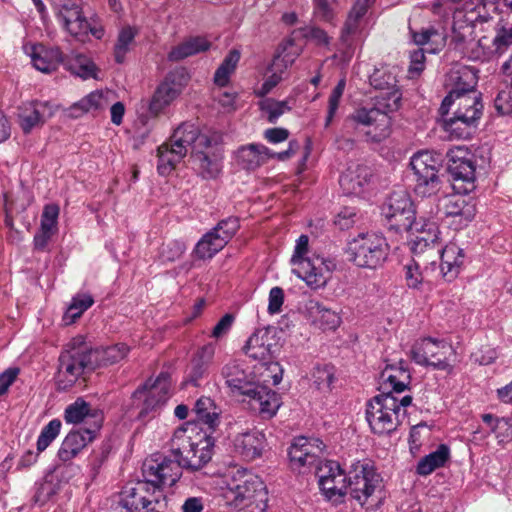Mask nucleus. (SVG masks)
Instances as JSON below:
<instances>
[{
    "instance_id": "obj_1",
    "label": "nucleus",
    "mask_w": 512,
    "mask_h": 512,
    "mask_svg": "<svg viewBox=\"0 0 512 512\" xmlns=\"http://www.w3.org/2000/svg\"><path fill=\"white\" fill-rule=\"evenodd\" d=\"M191 148V161L205 179L218 176L221 171L222 153L214 137L201 133L192 123H182L173 132L168 142L157 149V171L169 175L187 155Z\"/></svg>"
},
{
    "instance_id": "obj_2",
    "label": "nucleus",
    "mask_w": 512,
    "mask_h": 512,
    "mask_svg": "<svg viewBox=\"0 0 512 512\" xmlns=\"http://www.w3.org/2000/svg\"><path fill=\"white\" fill-rule=\"evenodd\" d=\"M398 68L380 64L369 74L372 87L379 90L373 97L374 102L357 110L354 120V133L370 143H380L391 134V113L397 111L401 104L402 94L397 86Z\"/></svg>"
},
{
    "instance_id": "obj_3",
    "label": "nucleus",
    "mask_w": 512,
    "mask_h": 512,
    "mask_svg": "<svg viewBox=\"0 0 512 512\" xmlns=\"http://www.w3.org/2000/svg\"><path fill=\"white\" fill-rule=\"evenodd\" d=\"M322 448L312 443L306 437L295 438L288 449L290 466L299 473L315 466V474L318 477V484L328 499L335 497L342 498L346 494V477L340 465L332 460H320L318 453Z\"/></svg>"
},
{
    "instance_id": "obj_4",
    "label": "nucleus",
    "mask_w": 512,
    "mask_h": 512,
    "mask_svg": "<svg viewBox=\"0 0 512 512\" xmlns=\"http://www.w3.org/2000/svg\"><path fill=\"white\" fill-rule=\"evenodd\" d=\"M449 92L443 99L439 112L443 128L451 138L465 139L471 135L483 114V102L479 92L457 96Z\"/></svg>"
},
{
    "instance_id": "obj_5",
    "label": "nucleus",
    "mask_w": 512,
    "mask_h": 512,
    "mask_svg": "<svg viewBox=\"0 0 512 512\" xmlns=\"http://www.w3.org/2000/svg\"><path fill=\"white\" fill-rule=\"evenodd\" d=\"M226 385L250 398V406L263 418H272L281 406L280 397L266 386L255 384L237 361H230L221 370Z\"/></svg>"
},
{
    "instance_id": "obj_6",
    "label": "nucleus",
    "mask_w": 512,
    "mask_h": 512,
    "mask_svg": "<svg viewBox=\"0 0 512 512\" xmlns=\"http://www.w3.org/2000/svg\"><path fill=\"white\" fill-rule=\"evenodd\" d=\"M171 452L184 469L196 471L211 460L213 441L207 433L199 434L195 423H185L173 433Z\"/></svg>"
},
{
    "instance_id": "obj_7",
    "label": "nucleus",
    "mask_w": 512,
    "mask_h": 512,
    "mask_svg": "<svg viewBox=\"0 0 512 512\" xmlns=\"http://www.w3.org/2000/svg\"><path fill=\"white\" fill-rule=\"evenodd\" d=\"M411 404L410 395L401 398L394 393L377 395L366 404V421L373 433L389 434L397 429Z\"/></svg>"
},
{
    "instance_id": "obj_8",
    "label": "nucleus",
    "mask_w": 512,
    "mask_h": 512,
    "mask_svg": "<svg viewBox=\"0 0 512 512\" xmlns=\"http://www.w3.org/2000/svg\"><path fill=\"white\" fill-rule=\"evenodd\" d=\"M87 352V343L81 337L74 338L59 357L56 385L59 391H67L86 371H93Z\"/></svg>"
},
{
    "instance_id": "obj_9",
    "label": "nucleus",
    "mask_w": 512,
    "mask_h": 512,
    "mask_svg": "<svg viewBox=\"0 0 512 512\" xmlns=\"http://www.w3.org/2000/svg\"><path fill=\"white\" fill-rule=\"evenodd\" d=\"M412 360L421 366L453 373L456 350L444 339L425 337L417 340L410 351Z\"/></svg>"
},
{
    "instance_id": "obj_10",
    "label": "nucleus",
    "mask_w": 512,
    "mask_h": 512,
    "mask_svg": "<svg viewBox=\"0 0 512 512\" xmlns=\"http://www.w3.org/2000/svg\"><path fill=\"white\" fill-rule=\"evenodd\" d=\"M410 166L415 175V193L422 197L436 195L441 189L438 175L441 161L439 155L428 151H419L410 159Z\"/></svg>"
},
{
    "instance_id": "obj_11",
    "label": "nucleus",
    "mask_w": 512,
    "mask_h": 512,
    "mask_svg": "<svg viewBox=\"0 0 512 512\" xmlns=\"http://www.w3.org/2000/svg\"><path fill=\"white\" fill-rule=\"evenodd\" d=\"M448 171L457 193L468 194L475 189V157L466 147L455 146L447 152Z\"/></svg>"
},
{
    "instance_id": "obj_12",
    "label": "nucleus",
    "mask_w": 512,
    "mask_h": 512,
    "mask_svg": "<svg viewBox=\"0 0 512 512\" xmlns=\"http://www.w3.org/2000/svg\"><path fill=\"white\" fill-rule=\"evenodd\" d=\"M161 498L163 490L144 478L123 488L120 503L129 512H156Z\"/></svg>"
},
{
    "instance_id": "obj_13",
    "label": "nucleus",
    "mask_w": 512,
    "mask_h": 512,
    "mask_svg": "<svg viewBox=\"0 0 512 512\" xmlns=\"http://www.w3.org/2000/svg\"><path fill=\"white\" fill-rule=\"evenodd\" d=\"M386 239L377 233H360L354 238V265L376 269L388 255Z\"/></svg>"
},
{
    "instance_id": "obj_14",
    "label": "nucleus",
    "mask_w": 512,
    "mask_h": 512,
    "mask_svg": "<svg viewBox=\"0 0 512 512\" xmlns=\"http://www.w3.org/2000/svg\"><path fill=\"white\" fill-rule=\"evenodd\" d=\"M354 499L367 510L379 503L375 491L380 487L381 477L370 460H357L354 463Z\"/></svg>"
},
{
    "instance_id": "obj_15",
    "label": "nucleus",
    "mask_w": 512,
    "mask_h": 512,
    "mask_svg": "<svg viewBox=\"0 0 512 512\" xmlns=\"http://www.w3.org/2000/svg\"><path fill=\"white\" fill-rule=\"evenodd\" d=\"M171 389V376L167 371H162L155 379H148L142 386L138 387L133 398H144L143 407L139 412V418L144 419L150 413L155 412L169 398Z\"/></svg>"
},
{
    "instance_id": "obj_16",
    "label": "nucleus",
    "mask_w": 512,
    "mask_h": 512,
    "mask_svg": "<svg viewBox=\"0 0 512 512\" xmlns=\"http://www.w3.org/2000/svg\"><path fill=\"white\" fill-rule=\"evenodd\" d=\"M382 213L396 230L409 231L415 225V208L405 190L392 192L383 205Z\"/></svg>"
},
{
    "instance_id": "obj_17",
    "label": "nucleus",
    "mask_w": 512,
    "mask_h": 512,
    "mask_svg": "<svg viewBox=\"0 0 512 512\" xmlns=\"http://www.w3.org/2000/svg\"><path fill=\"white\" fill-rule=\"evenodd\" d=\"M335 268L334 260L314 254L307 260H302L295 265L292 272L303 280L309 288L318 290L327 285Z\"/></svg>"
},
{
    "instance_id": "obj_18",
    "label": "nucleus",
    "mask_w": 512,
    "mask_h": 512,
    "mask_svg": "<svg viewBox=\"0 0 512 512\" xmlns=\"http://www.w3.org/2000/svg\"><path fill=\"white\" fill-rule=\"evenodd\" d=\"M183 466L179 459H170L167 457H159L148 459L143 463V477L148 479L152 484L162 489L164 486H173L182 475Z\"/></svg>"
},
{
    "instance_id": "obj_19",
    "label": "nucleus",
    "mask_w": 512,
    "mask_h": 512,
    "mask_svg": "<svg viewBox=\"0 0 512 512\" xmlns=\"http://www.w3.org/2000/svg\"><path fill=\"white\" fill-rule=\"evenodd\" d=\"M187 81L184 70H175L167 74L158 86L150 102L151 113L158 114L170 105L181 93Z\"/></svg>"
},
{
    "instance_id": "obj_20",
    "label": "nucleus",
    "mask_w": 512,
    "mask_h": 512,
    "mask_svg": "<svg viewBox=\"0 0 512 512\" xmlns=\"http://www.w3.org/2000/svg\"><path fill=\"white\" fill-rule=\"evenodd\" d=\"M265 495L263 482L258 477L249 475L244 481L230 487L225 493V499L228 505L242 508L251 505L257 499L262 500Z\"/></svg>"
},
{
    "instance_id": "obj_21",
    "label": "nucleus",
    "mask_w": 512,
    "mask_h": 512,
    "mask_svg": "<svg viewBox=\"0 0 512 512\" xmlns=\"http://www.w3.org/2000/svg\"><path fill=\"white\" fill-rule=\"evenodd\" d=\"M100 430V421L97 420L89 428H80L70 431L61 443L57 456L63 463L70 462L95 438Z\"/></svg>"
},
{
    "instance_id": "obj_22",
    "label": "nucleus",
    "mask_w": 512,
    "mask_h": 512,
    "mask_svg": "<svg viewBox=\"0 0 512 512\" xmlns=\"http://www.w3.org/2000/svg\"><path fill=\"white\" fill-rule=\"evenodd\" d=\"M55 113V107L48 101H31L19 108V122L24 133L43 125Z\"/></svg>"
},
{
    "instance_id": "obj_23",
    "label": "nucleus",
    "mask_w": 512,
    "mask_h": 512,
    "mask_svg": "<svg viewBox=\"0 0 512 512\" xmlns=\"http://www.w3.org/2000/svg\"><path fill=\"white\" fill-rule=\"evenodd\" d=\"M57 18L75 38L84 41L87 37L88 20L83 16L82 9L77 3L65 1L59 8Z\"/></svg>"
},
{
    "instance_id": "obj_24",
    "label": "nucleus",
    "mask_w": 512,
    "mask_h": 512,
    "mask_svg": "<svg viewBox=\"0 0 512 512\" xmlns=\"http://www.w3.org/2000/svg\"><path fill=\"white\" fill-rule=\"evenodd\" d=\"M275 347L276 341L270 332L260 329L248 338L243 350L250 358L267 365L272 362Z\"/></svg>"
},
{
    "instance_id": "obj_25",
    "label": "nucleus",
    "mask_w": 512,
    "mask_h": 512,
    "mask_svg": "<svg viewBox=\"0 0 512 512\" xmlns=\"http://www.w3.org/2000/svg\"><path fill=\"white\" fill-rule=\"evenodd\" d=\"M30 56L33 66L43 72L51 73L64 62V56L58 47H46L43 44L26 45L24 47Z\"/></svg>"
},
{
    "instance_id": "obj_26",
    "label": "nucleus",
    "mask_w": 512,
    "mask_h": 512,
    "mask_svg": "<svg viewBox=\"0 0 512 512\" xmlns=\"http://www.w3.org/2000/svg\"><path fill=\"white\" fill-rule=\"evenodd\" d=\"M478 44L488 59L499 58L504 54H509L510 58L512 56V26L496 29L492 39L482 37L479 39Z\"/></svg>"
},
{
    "instance_id": "obj_27",
    "label": "nucleus",
    "mask_w": 512,
    "mask_h": 512,
    "mask_svg": "<svg viewBox=\"0 0 512 512\" xmlns=\"http://www.w3.org/2000/svg\"><path fill=\"white\" fill-rule=\"evenodd\" d=\"M265 447V435L258 430L241 433L234 439L235 451L247 461L261 457Z\"/></svg>"
},
{
    "instance_id": "obj_28",
    "label": "nucleus",
    "mask_w": 512,
    "mask_h": 512,
    "mask_svg": "<svg viewBox=\"0 0 512 512\" xmlns=\"http://www.w3.org/2000/svg\"><path fill=\"white\" fill-rule=\"evenodd\" d=\"M406 285L410 289L421 290L425 284L430 285L433 281V274L436 271L435 261L425 264L421 259H413L405 265Z\"/></svg>"
},
{
    "instance_id": "obj_29",
    "label": "nucleus",
    "mask_w": 512,
    "mask_h": 512,
    "mask_svg": "<svg viewBox=\"0 0 512 512\" xmlns=\"http://www.w3.org/2000/svg\"><path fill=\"white\" fill-rule=\"evenodd\" d=\"M110 92L93 91L68 108V115L79 118L86 113H97L105 110L110 104Z\"/></svg>"
},
{
    "instance_id": "obj_30",
    "label": "nucleus",
    "mask_w": 512,
    "mask_h": 512,
    "mask_svg": "<svg viewBox=\"0 0 512 512\" xmlns=\"http://www.w3.org/2000/svg\"><path fill=\"white\" fill-rule=\"evenodd\" d=\"M274 156L273 151L263 144H248L241 146L236 152V158L242 168L255 170Z\"/></svg>"
},
{
    "instance_id": "obj_31",
    "label": "nucleus",
    "mask_w": 512,
    "mask_h": 512,
    "mask_svg": "<svg viewBox=\"0 0 512 512\" xmlns=\"http://www.w3.org/2000/svg\"><path fill=\"white\" fill-rule=\"evenodd\" d=\"M87 352L92 362V369L95 370L123 360L129 352V347L124 343H117L105 348H91L87 344Z\"/></svg>"
},
{
    "instance_id": "obj_32",
    "label": "nucleus",
    "mask_w": 512,
    "mask_h": 512,
    "mask_svg": "<svg viewBox=\"0 0 512 512\" xmlns=\"http://www.w3.org/2000/svg\"><path fill=\"white\" fill-rule=\"evenodd\" d=\"M433 254H440V273L448 281L454 279L464 261L463 250L456 244L446 245L443 249L437 247Z\"/></svg>"
},
{
    "instance_id": "obj_33",
    "label": "nucleus",
    "mask_w": 512,
    "mask_h": 512,
    "mask_svg": "<svg viewBox=\"0 0 512 512\" xmlns=\"http://www.w3.org/2000/svg\"><path fill=\"white\" fill-rule=\"evenodd\" d=\"M411 231L418 232L419 234L416 236L415 247L414 250L417 253L423 252L426 248L428 252L434 253V251L439 247V229L434 221H426L424 223H420L415 220V225Z\"/></svg>"
},
{
    "instance_id": "obj_34",
    "label": "nucleus",
    "mask_w": 512,
    "mask_h": 512,
    "mask_svg": "<svg viewBox=\"0 0 512 512\" xmlns=\"http://www.w3.org/2000/svg\"><path fill=\"white\" fill-rule=\"evenodd\" d=\"M195 420L188 423L205 425L212 432L219 425V410L214 401L209 397H200L193 408Z\"/></svg>"
},
{
    "instance_id": "obj_35",
    "label": "nucleus",
    "mask_w": 512,
    "mask_h": 512,
    "mask_svg": "<svg viewBox=\"0 0 512 512\" xmlns=\"http://www.w3.org/2000/svg\"><path fill=\"white\" fill-rule=\"evenodd\" d=\"M307 310L313 323L322 330H335L340 324V317L331 309L324 307L315 300H310Z\"/></svg>"
},
{
    "instance_id": "obj_36",
    "label": "nucleus",
    "mask_w": 512,
    "mask_h": 512,
    "mask_svg": "<svg viewBox=\"0 0 512 512\" xmlns=\"http://www.w3.org/2000/svg\"><path fill=\"white\" fill-rule=\"evenodd\" d=\"M449 81L453 84L450 92H456L457 96L477 92V76L475 71L469 67H460L451 71Z\"/></svg>"
},
{
    "instance_id": "obj_37",
    "label": "nucleus",
    "mask_w": 512,
    "mask_h": 512,
    "mask_svg": "<svg viewBox=\"0 0 512 512\" xmlns=\"http://www.w3.org/2000/svg\"><path fill=\"white\" fill-rule=\"evenodd\" d=\"M337 381L336 368L331 364L316 365L311 371V387L322 394L329 393Z\"/></svg>"
},
{
    "instance_id": "obj_38",
    "label": "nucleus",
    "mask_w": 512,
    "mask_h": 512,
    "mask_svg": "<svg viewBox=\"0 0 512 512\" xmlns=\"http://www.w3.org/2000/svg\"><path fill=\"white\" fill-rule=\"evenodd\" d=\"M216 352V344L209 342L197 350L191 361V380L197 382L206 373Z\"/></svg>"
},
{
    "instance_id": "obj_39",
    "label": "nucleus",
    "mask_w": 512,
    "mask_h": 512,
    "mask_svg": "<svg viewBox=\"0 0 512 512\" xmlns=\"http://www.w3.org/2000/svg\"><path fill=\"white\" fill-rule=\"evenodd\" d=\"M225 246L226 243L221 239L220 235L211 229L200 238L195 245L193 253L198 259H211Z\"/></svg>"
},
{
    "instance_id": "obj_40",
    "label": "nucleus",
    "mask_w": 512,
    "mask_h": 512,
    "mask_svg": "<svg viewBox=\"0 0 512 512\" xmlns=\"http://www.w3.org/2000/svg\"><path fill=\"white\" fill-rule=\"evenodd\" d=\"M449 458V447L445 444H441L436 451L420 459L416 467V472L421 476H427L437 468L443 467Z\"/></svg>"
},
{
    "instance_id": "obj_41",
    "label": "nucleus",
    "mask_w": 512,
    "mask_h": 512,
    "mask_svg": "<svg viewBox=\"0 0 512 512\" xmlns=\"http://www.w3.org/2000/svg\"><path fill=\"white\" fill-rule=\"evenodd\" d=\"M462 193L448 196L444 199L443 213L446 216H460L466 221H470L474 215V207L466 202L461 196Z\"/></svg>"
},
{
    "instance_id": "obj_42",
    "label": "nucleus",
    "mask_w": 512,
    "mask_h": 512,
    "mask_svg": "<svg viewBox=\"0 0 512 512\" xmlns=\"http://www.w3.org/2000/svg\"><path fill=\"white\" fill-rule=\"evenodd\" d=\"M86 417H92L94 419L93 424L99 420L100 424L102 419L96 412H91L90 404L87 403L83 398H77V400L69 404L64 411V420L70 424L81 423Z\"/></svg>"
},
{
    "instance_id": "obj_43",
    "label": "nucleus",
    "mask_w": 512,
    "mask_h": 512,
    "mask_svg": "<svg viewBox=\"0 0 512 512\" xmlns=\"http://www.w3.org/2000/svg\"><path fill=\"white\" fill-rule=\"evenodd\" d=\"M240 60V52L231 50L223 59L220 66L214 73L213 81L219 87H226L230 82V77L236 70Z\"/></svg>"
},
{
    "instance_id": "obj_44",
    "label": "nucleus",
    "mask_w": 512,
    "mask_h": 512,
    "mask_svg": "<svg viewBox=\"0 0 512 512\" xmlns=\"http://www.w3.org/2000/svg\"><path fill=\"white\" fill-rule=\"evenodd\" d=\"M94 303V299L90 294H77L72 298L71 304L69 305L64 320L67 324L73 323L79 318L87 309H89Z\"/></svg>"
},
{
    "instance_id": "obj_45",
    "label": "nucleus",
    "mask_w": 512,
    "mask_h": 512,
    "mask_svg": "<svg viewBox=\"0 0 512 512\" xmlns=\"http://www.w3.org/2000/svg\"><path fill=\"white\" fill-rule=\"evenodd\" d=\"M136 36L134 28L127 26L120 30L117 41L114 46L115 61L119 64L123 63L126 54L130 50V45L133 43Z\"/></svg>"
},
{
    "instance_id": "obj_46",
    "label": "nucleus",
    "mask_w": 512,
    "mask_h": 512,
    "mask_svg": "<svg viewBox=\"0 0 512 512\" xmlns=\"http://www.w3.org/2000/svg\"><path fill=\"white\" fill-rule=\"evenodd\" d=\"M382 378L391 385L393 392L396 394L403 392L410 382V375L402 369L386 368L382 373Z\"/></svg>"
},
{
    "instance_id": "obj_47",
    "label": "nucleus",
    "mask_w": 512,
    "mask_h": 512,
    "mask_svg": "<svg viewBox=\"0 0 512 512\" xmlns=\"http://www.w3.org/2000/svg\"><path fill=\"white\" fill-rule=\"evenodd\" d=\"M259 106L261 111L267 115V120L270 123H275L281 115L291 110L287 101H277L272 98L261 100Z\"/></svg>"
},
{
    "instance_id": "obj_48",
    "label": "nucleus",
    "mask_w": 512,
    "mask_h": 512,
    "mask_svg": "<svg viewBox=\"0 0 512 512\" xmlns=\"http://www.w3.org/2000/svg\"><path fill=\"white\" fill-rule=\"evenodd\" d=\"M62 423L59 419H52L45 425L37 439V450L43 452L59 435Z\"/></svg>"
},
{
    "instance_id": "obj_49",
    "label": "nucleus",
    "mask_w": 512,
    "mask_h": 512,
    "mask_svg": "<svg viewBox=\"0 0 512 512\" xmlns=\"http://www.w3.org/2000/svg\"><path fill=\"white\" fill-rule=\"evenodd\" d=\"M240 228V222L238 217L230 216L228 218L220 220L212 230L220 235L221 239L226 243L234 237Z\"/></svg>"
},
{
    "instance_id": "obj_50",
    "label": "nucleus",
    "mask_w": 512,
    "mask_h": 512,
    "mask_svg": "<svg viewBox=\"0 0 512 512\" xmlns=\"http://www.w3.org/2000/svg\"><path fill=\"white\" fill-rule=\"evenodd\" d=\"M372 179L373 173L371 168L359 166L356 170V180L359 190L356 191V187L354 186V194L365 198L373 190Z\"/></svg>"
},
{
    "instance_id": "obj_51",
    "label": "nucleus",
    "mask_w": 512,
    "mask_h": 512,
    "mask_svg": "<svg viewBox=\"0 0 512 512\" xmlns=\"http://www.w3.org/2000/svg\"><path fill=\"white\" fill-rule=\"evenodd\" d=\"M504 77L508 85L499 91L494 101L496 110L502 115L512 113V79Z\"/></svg>"
},
{
    "instance_id": "obj_52",
    "label": "nucleus",
    "mask_w": 512,
    "mask_h": 512,
    "mask_svg": "<svg viewBox=\"0 0 512 512\" xmlns=\"http://www.w3.org/2000/svg\"><path fill=\"white\" fill-rule=\"evenodd\" d=\"M59 212L60 209L57 204L45 205L41 215L40 228L56 232Z\"/></svg>"
},
{
    "instance_id": "obj_53",
    "label": "nucleus",
    "mask_w": 512,
    "mask_h": 512,
    "mask_svg": "<svg viewBox=\"0 0 512 512\" xmlns=\"http://www.w3.org/2000/svg\"><path fill=\"white\" fill-rule=\"evenodd\" d=\"M412 39L417 45H425L430 42L439 46L444 45V37L434 28L422 29L420 32L412 31Z\"/></svg>"
},
{
    "instance_id": "obj_54",
    "label": "nucleus",
    "mask_w": 512,
    "mask_h": 512,
    "mask_svg": "<svg viewBox=\"0 0 512 512\" xmlns=\"http://www.w3.org/2000/svg\"><path fill=\"white\" fill-rule=\"evenodd\" d=\"M345 85H346L345 80L341 79L338 82V84L335 86V88L333 89L331 95L329 96L328 113H327V117H326V121H325L326 127H328L331 124V122L334 118V115H335L336 111L338 110L340 99H341L344 89H345Z\"/></svg>"
},
{
    "instance_id": "obj_55",
    "label": "nucleus",
    "mask_w": 512,
    "mask_h": 512,
    "mask_svg": "<svg viewBox=\"0 0 512 512\" xmlns=\"http://www.w3.org/2000/svg\"><path fill=\"white\" fill-rule=\"evenodd\" d=\"M345 85H346L345 80L341 79L338 82V84L335 86V88L333 89L331 95L329 96L328 113H327V117H326V121H325L326 127H328L331 124V122L334 118V115H335L336 111L338 110L340 99H341L344 89H345Z\"/></svg>"
},
{
    "instance_id": "obj_56",
    "label": "nucleus",
    "mask_w": 512,
    "mask_h": 512,
    "mask_svg": "<svg viewBox=\"0 0 512 512\" xmlns=\"http://www.w3.org/2000/svg\"><path fill=\"white\" fill-rule=\"evenodd\" d=\"M73 72L83 79L95 78L97 68L95 64L86 56L77 55L75 65L72 67Z\"/></svg>"
},
{
    "instance_id": "obj_57",
    "label": "nucleus",
    "mask_w": 512,
    "mask_h": 512,
    "mask_svg": "<svg viewBox=\"0 0 512 512\" xmlns=\"http://www.w3.org/2000/svg\"><path fill=\"white\" fill-rule=\"evenodd\" d=\"M185 251V243L179 240H175L162 247L160 257L164 262H174L178 260Z\"/></svg>"
},
{
    "instance_id": "obj_58",
    "label": "nucleus",
    "mask_w": 512,
    "mask_h": 512,
    "mask_svg": "<svg viewBox=\"0 0 512 512\" xmlns=\"http://www.w3.org/2000/svg\"><path fill=\"white\" fill-rule=\"evenodd\" d=\"M430 429L427 427L426 424L420 423L416 426H413L410 430L409 435V443H410V449L412 452L414 450H419L421 447L423 440L427 437H429Z\"/></svg>"
},
{
    "instance_id": "obj_59",
    "label": "nucleus",
    "mask_w": 512,
    "mask_h": 512,
    "mask_svg": "<svg viewBox=\"0 0 512 512\" xmlns=\"http://www.w3.org/2000/svg\"><path fill=\"white\" fill-rule=\"evenodd\" d=\"M308 252L309 237L305 234H302L296 240L294 252L290 260L291 264L295 266L299 264L302 260H307L308 258H310V256H307Z\"/></svg>"
},
{
    "instance_id": "obj_60",
    "label": "nucleus",
    "mask_w": 512,
    "mask_h": 512,
    "mask_svg": "<svg viewBox=\"0 0 512 512\" xmlns=\"http://www.w3.org/2000/svg\"><path fill=\"white\" fill-rule=\"evenodd\" d=\"M234 316L232 314H225L214 326L211 337L215 339H221L231 330L232 325L234 323Z\"/></svg>"
},
{
    "instance_id": "obj_61",
    "label": "nucleus",
    "mask_w": 512,
    "mask_h": 512,
    "mask_svg": "<svg viewBox=\"0 0 512 512\" xmlns=\"http://www.w3.org/2000/svg\"><path fill=\"white\" fill-rule=\"evenodd\" d=\"M284 302V292L280 287H273L269 292L268 312L277 314L281 311Z\"/></svg>"
},
{
    "instance_id": "obj_62",
    "label": "nucleus",
    "mask_w": 512,
    "mask_h": 512,
    "mask_svg": "<svg viewBox=\"0 0 512 512\" xmlns=\"http://www.w3.org/2000/svg\"><path fill=\"white\" fill-rule=\"evenodd\" d=\"M306 39L313 41L318 46H328L330 37L323 29L319 27H309L304 33Z\"/></svg>"
},
{
    "instance_id": "obj_63",
    "label": "nucleus",
    "mask_w": 512,
    "mask_h": 512,
    "mask_svg": "<svg viewBox=\"0 0 512 512\" xmlns=\"http://www.w3.org/2000/svg\"><path fill=\"white\" fill-rule=\"evenodd\" d=\"M334 225L340 231H348L352 228V209L343 207L335 216Z\"/></svg>"
},
{
    "instance_id": "obj_64",
    "label": "nucleus",
    "mask_w": 512,
    "mask_h": 512,
    "mask_svg": "<svg viewBox=\"0 0 512 512\" xmlns=\"http://www.w3.org/2000/svg\"><path fill=\"white\" fill-rule=\"evenodd\" d=\"M314 14L322 21L330 22L333 12L328 0H313Z\"/></svg>"
}]
</instances>
